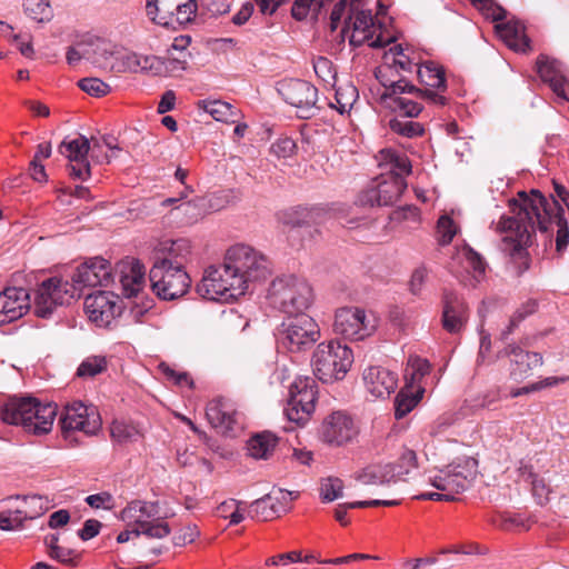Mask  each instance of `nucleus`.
<instances>
[{"label":"nucleus","instance_id":"20","mask_svg":"<svg viewBox=\"0 0 569 569\" xmlns=\"http://www.w3.org/2000/svg\"><path fill=\"white\" fill-rule=\"evenodd\" d=\"M475 478V472L467 466H448L440 475L436 476L431 485L446 493H451L455 497L458 493L466 491Z\"/></svg>","mask_w":569,"mask_h":569},{"label":"nucleus","instance_id":"35","mask_svg":"<svg viewBox=\"0 0 569 569\" xmlns=\"http://www.w3.org/2000/svg\"><path fill=\"white\" fill-rule=\"evenodd\" d=\"M199 107L211 114L214 120L222 122H234L238 113L232 104L221 100H203L199 102Z\"/></svg>","mask_w":569,"mask_h":569},{"label":"nucleus","instance_id":"34","mask_svg":"<svg viewBox=\"0 0 569 569\" xmlns=\"http://www.w3.org/2000/svg\"><path fill=\"white\" fill-rule=\"evenodd\" d=\"M392 470L386 465L369 466L361 470L356 479L363 485H388L392 482L393 476L390 473Z\"/></svg>","mask_w":569,"mask_h":569},{"label":"nucleus","instance_id":"3","mask_svg":"<svg viewBox=\"0 0 569 569\" xmlns=\"http://www.w3.org/2000/svg\"><path fill=\"white\" fill-rule=\"evenodd\" d=\"M3 422L21 426L26 432L42 436L51 431L57 406L42 403L36 397H12L0 406Z\"/></svg>","mask_w":569,"mask_h":569},{"label":"nucleus","instance_id":"39","mask_svg":"<svg viewBox=\"0 0 569 569\" xmlns=\"http://www.w3.org/2000/svg\"><path fill=\"white\" fill-rule=\"evenodd\" d=\"M137 513L141 517L148 519H158L159 518V503L158 502H148L141 500H133L128 503V506L121 511L122 519L132 518Z\"/></svg>","mask_w":569,"mask_h":569},{"label":"nucleus","instance_id":"23","mask_svg":"<svg viewBox=\"0 0 569 569\" xmlns=\"http://www.w3.org/2000/svg\"><path fill=\"white\" fill-rule=\"evenodd\" d=\"M537 72L543 82L548 83L551 90L560 98L568 100L565 92L567 78L565 76L563 64L551 59L546 54H540L536 61Z\"/></svg>","mask_w":569,"mask_h":569},{"label":"nucleus","instance_id":"4","mask_svg":"<svg viewBox=\"0 0 569 569\" xmlns=\"http://www.w3.org/2000/svg\"><path fill=\"white\" fill-rule=\"evenodd\" d=\"M267 298L272 308L291 317L305 313L313 296L307 281L296 276H284L271 282Z\"/></svg>","mask_w":569,"mask_h":569},{"label":"nucleus","instance_id":"12","mask_svg":"<svg viewBox=\"0 0 569 569\" xmlns=\"http://www.w3.org/2000/svg\"><path fill=\"white\" fill-rule=\"evenodd\" d=\"M277 91L287 103L297 109L301 119H310L320 110L317 106L318 89L309 81L286 79L278 83Z\"/></svg>","mask_w":569,"mask_h":569},{"label":"nucleus","instance_id":"52","mask_svg":"<svg viewBox=\"0 0 569 569\" xmlns=\"http://www.w3.org/2000/svg\"><path fill=\"white\" fill-rule=\"evenodd\" d=\"M79 88L92 97H103L111 90L110 86L99 78H83L78 82Z\"/></svg>","mask_w":569,"mask_h":569},{"label":"nucleus","instance_id":"64","mask_svg":"<svg viewBox=\"0 0 569 569\" xmlns=\"http://www.w3.org/2000/svg\"><path fill=\"white\" fill-rule=\"evenodd\" d=\"M295 149L296 143L290 138L279 139L271 146V152L274 153L278 158L290 157L291 154H293Z\"/></svg>","mask_w":569,"mask_h":569},{"label":"nucleus","instance_id":"60","mask_svg":"<svg viewBox=\"0 0 569 569\" xmlns=\"http://www.w3.org/2000/svg\"><path fill=\"white\" fill-rule=\"evenodd\" d=\"M103 141L101 138H91L89 139V156L96 163L102 164V163H110V157L109 153L103 151Z\"/></svg>","mask_w":569,"mask_h":569},{"label":"nucleus","instance_id":"15","mask_svg":"<svg viewBox=\"0 0 569 569\" xmlns=\"http://www.w3.org/2000/svg\"><path fill=\"white\" fill-rule=\"evenodd\" d=\"M333 330L345 339L363 340L376 330V319L369 318L360 308H341L336 312Z\"/></svg>","mask_w":569,"mask_h":569},{"label":"nucleus","instance_id":"37","mask_svg":"<svg viewBox=\"0 0 569 569\" xmlns=\"http://www.w3.org/2000/svg\"><path fill=\"white\" fill-rule=\"evenodd\" d=\"M386 467H390L392 469L390 470V473L393 476L392 482L403 481L406 480V476L417 468L416 452L407 449L396 462L386 463Z\"/></svg>","mask_w":569,"mask_h":569},{"label":"nucleus","instance_id":"61","mask_svg":"<svg viewBox=\"0 0 569 569\" xmlns=\"http://www.w3.org/2000/svg\"><path fill=\"white\" fill-rule=\"evenodd\" d=\"M50 558L68 566H77L78 553L74 549L64 548V547H56L53 551L49 553Z\"/></svg>","mask_w":569,"mask_h":569},{"label":"nucleus","instance_id":"28","mask_svg":"<svg viewBox=\"0 0 569 569\" xmlns=\"http://www.w3.org/2000/svg\"><path fill=\"white\" fill-rule=\"evenodd\" d=\"M322 210L302 206L289 208L277 214L278 221L292 228L318 223Z\"/></svg>","mask_w":569,"mask_h":569},{"label":"nucleus","instance_id":"44","mask_svg":"<svg viewBox=\"0 0 569 569\" xmlns=\"http://www.w3.org/2000/svg\"><path fill=\"white\" fill-rule=\"evenodd\" d=\"M388 107L395 112V116L403 118H417L423 107L407 98H395L392 102H388Z\"/></svg>","mask_w":569,"mask_h":569},{"label":"nucleus","instance_id":"16","mask_svg":"<svg viewBox=\"0 0 569 569\" xmlns=\"http://www.w3.org/2000/svg\"><path fill=\"white\" fill-rule=\"evenodd\" d=\"M118 299V296L108 291L99 290L94 293H88L84 298V310L89 319L97 326L109 327L122 312Z\"/></svg>","mask_w":569,"mask_h":569},{"label":"nucleus","instance_id":"29","mask_svg":"<svg viewBox=\"0 0 569 569\" xmlns=\"http://www.w3.org/2000/svg\"><path fill=\"white\" fill-rule=\"evenodd\" d=\"M120 283L122 295L127 298L136 297L142 288L144 269L139 261L131 262L120 269Z\"/></svg>","mask_w":569,"mask_h":569},{"label":"nucleus","instance_id":"43","mask_svg":"<svg viewBox=\"0 0 569 569\" xmlns=\"http://www.w3.org/2000/svg\"><path fill=\"white\" fill-rule=\"evenodd\" d=\"M385 87V92L381 94V99L383 101L392 102L395 98H401L402 93L413 94L419 91V88L413 86L410 81L405 78L398 79L396 81H380Z\"/></svg>","mask_w":569,"mask_h":569},{"label":"nucleus","instance_id":"59","mask_svg":"<svg viewBox=\"0 0 569 569\" xmlns=\"http://www.w3.org/2000/svg\"><path fill=\"white\" fill-rule=\"evenodd\" d=\"M313 70L316 74L327 83L336 79L332 62L326 57H318L313 61Z\"/></svg>","mask_w":569,"mask_h":569},{"label":"nucleus","instance_id":"56","mask_svg":"<svg viewBox=\"0 0 569 569\" xmlns=\"http://www.w3.org/2000/svg\"><path fill=\"white\" fill-rule=\"evenodd\" d=\"M555 216H556V219H557L556 222L558 226L557 238H556V249L558 252H561L563 249L567 248V246L569 243V226H568V221L563 217L562 208H559V210L556 211Z\"/></svg>","mask_w":569,"mask_h":569},{"label":"nucleus","instance_id":"19","mask_svg":"<svg viewBox=\"0 0 569 569\" xmlns=\"http://www.w3.org/2000/svg\"><path fill=\"white\" fill-rule=\"evenodd\" d=\"M355 435L356 429L352 419L341 411L329 415L320 428L321 439L336 446L350 441Z\"/></svg>","mask_w":569,"mask_h":569},{"label":"nucleus","instance_id":"8","mask_svg":"<svg viewBox=\"0 0 569 569\" xmlns=\"http://www.w3.org/2000/svg\"><path fill=\"white\" fill-rule=\"evenodd\" d=\"M319 339V326L307 313L287 317L278 329V341L290 352L303 351Z\"/></svg>","mask_w":569,"mask_h":569},{"label":"nucleus","instance_id":"50","mask_svg":"<svg viewBox=\"0 0 569 569\" xmlns=\"http://www.w3.org/2000/svg\"><path fill=\"white\" fill-rule=\"evenodd\" d=\"M342 490V480L337 477H328L321 481L320 496L325 502H331L341 498L343 495Z\"/></svg>","mask_w":569,"mask_h":569},{"label":"nucleus","instance_id":"63","mask_svg":"<svg viewBox=\"0 0 569 569\" xmlns=\"http://www.w3.org/2000/svg\"><path fill=\"white\" fill-rule=\"evenodd\" d=\"M84 500L91 508L94 509H111L113 507V497L107 491L90 495Z\"/></svg>","mask_w":569,"mask_h":569},{"label":"nucleus","instance_id":"18","mask_svg":"<svg viewBox=\"0 0 569 569\" xmlns=\"http://www.w3.org/2000/svg\"><path fill=\"white\" fill-rule=\"evenodd\" d=\"M209 423L222 433L233 432L240 425V413L234 405L224 398L211 400L206 408Z\"/></svg>","mask_w":569,"mask_h":569},{"label":"nucleus","instance_id":"46","mask_svg":"<svg viewBox=\"0 0 569 569\" xmlns=\"http://www.w3.org/2000/svg\"><path fill=\"white\" fill-rule=\"evenodd\" d=\"M136 523L139 528V536L144 535L148 538L161 539L170 535L171 530L167 522L149 521L138 518Z\"/></svg>","mask_w":569,"mask_h":569},{"label":"nucleus","instance_id":"54","mask_svg":"<svg viewBox=\"0 0 569 569\" xmlns=\"http://www.w3.org/2000/svg\"><path fill=\"white\" fill-rule=\"evenodd\" d=\"M58 151L61 154L69 152H76L80 154H89V139L86 136L80 134L78 138L68 140L64 139L58 147Z\"/></svg>","mask_w":569,"mask_h":569},{"label":"nucleus","instance_id":"42","mask_svg":"<svg viewBox=\"0 0 569 569\" xmlns=\"http://www.w3.org/2000/svg\"><path fill=\"white\" fill-rule=\"evenodd\" d=\"M69 159L68 170L70 177L79 180H87L91 176V167L88 160L89 154L69 152L64 154Z\"/></svg>","mask_w":569,"mask_h":569},{"label":"nucleus","instance_id":"57","mask_svg":"<svg viewBox=\"0 0 569 569\" xmlns=\"http://www.w3.org/2000/svg\"><path fill=\"white\" fill-rule=\"evenodd\" d=\"M477 9L487 18H491L496 22L506 20L508 17L507 10L495 0H481L477 6Z\"/></svg>","mask_w":569,"mask_h":569},{"label":"nucleus","instance_id":"6","mask_svg":"<svg viewBox=\"0 0 569 569\" xmlns=\"http://www.w3.org/2000/svg\"><path fill=\"white\" fill-rule=\"evenodd\" d=\"M153 292L162 300H174L184 296L191 284L181 262L169 257L157 258L149 272Z\"/></svg>","mask_w":569,"mask_h":569},{"label":"nucleus","instance_id":"51","mask_svg":"<svg viewBox=\"0 0 569 569\" xmlns=\"http://www.w3.org/2000/svg\"><path fill=\"white\" fill-rule=\"evenodd\" d=\"M139 67V54L136 52H127L122 54L114 53V60L111 67L113 72H137Z\"/></svg>","mask_w":569,"mask_h":569},{"label":"nucleus","instance_id":"36","mask_svg":"<svg viewBox=\"0 0 569 569\" xmlns=\"http://www.w3.org/2000/svg\"><path fill=\"white\" fill-rule=\"evenodd\" d=\"M412 118L393 116L388 122L389 129L405 138H416L423 134L425 129L420 122L412 121Z\"/></svg>","mask_w":569,"mask_h":569},{"label":"nucleus","instance_id":"41","mask_svg":"<svg viewBox=\"0 0 569 569\" xmlns=\"http://www.w3.org/2000/svg\"><path fill=\"white\" fill-rule=\"evenodd\" d=\"M110 436L118 445H127L139 439V430L131 423L114 420L110 427Z\"/></svg>","mask_w":569,"mask_h":569},{"label":"nucleus","instance_id":"10","mask_svg":"<svg viewBox=\"0 0 569 569\" xmlns=\"http://www.w3.org/2000/svg\"><path fill=\"white\" fill-rule=\"evenodd\" d=\"M318 386L311 377H298L289 388L284 415L289 421L305 426L316 408Z\"/></svg>","mask_w":569,"mask_h":569},{"label":"nucleus","instance_id":"7","mask_svg":"<svg viewBox=\"0 0 569 569\" xmlns=\"http://www.w3.org/2000/svg\"><path fill=\"white\" fill-rule=\"evenodd\" d=\"M61 432L71 447L80 445L76 431L93 436L101 428V419L93 406H86L81 401L68 403L59 419Z\"/></svg>","mask_w":569,"mask_h":569},{"label":"nucleus","instance_id":"38","mask_svg":"<svg viewBox=\"0 0 569 569\" xmlns=\"http://www.w3.org/2000/svg\"><path fill=\"white\" fill-rule=\"evenodd\" d=\"M24 13L32 20L44 23L53 18L50 0H23Z\"/></svg>","mask_w":569,"mask_h":569},{"label":"nucleus","instance_id":"45","mask_svg":"<svg viewBox=\"0 0 569 569\" xmlns=\"http://www.w3.org/2000/svg\"><path fill=\"white\" fill-rule=\"evenodd\" d=\"M107 369V359L103 356H91L86 358L77 369L80 378H91Z\"/></svg>","mask_w":569,"mask_h":569},{"label":"nucleus","instance_id":"48","mask_svg":"<svg viewBox=\"0 0 569 569\" xmlns=\"http://www.w3.org/2000/svg\"><path fill=\"white\" fill-rule=\"evenodd\" d=\"M357 97V88L352 84H348L345 88L339 87L336 90V102L337 104L330 103L331 107L336 108L341 114L350 110Z\"/></svg>","mask_w":569,"mask_h":569},{"label":"nucleus","instance_id":"33","mask_svg":"<svg viewBox=\"0 0 569 569\" xmlns=\"http://www.w3.org/2000/svg\"><path fill=\"white\" fill-rule=\"evenodd\" d=\"M418 78L427 87L446 90L445 70L433 61H426L418 68Z\"/></svg>","mask_w":569,"mask_h":569},{"label":"nucleus","instance_id":"40","mask_svg":"<svg viewBox=\"0 0 569 569\" xmlns=\"http://www.w3.org/2000/svg\"><path fill=\"white\" fill-rule=\"evenodd\" d=\"M520 473L523 481L531 485L533 496L537 498L539 505H543L548 500L550 492L545 479L535 473L531 467L523 466L520 468Z\"/></svg>","mask_w":569,"mask_h":569},{"label":"nucleus","instance_id":"5","mask_svg":"<svg viewBox=\"0 0 569 569\" xmlns=\"http://www.w3.org/2000/svg\"><path fill=\"white\" fill-rule=\"evenodd\" d=\"M352 362V350L337 340L319 343L311 358L313 373L323 383L342 380Z\"/></svg>","mask_w":569,"mask_h":569},{"label":"nucleus","instance_id":"14","mask_svg":"<svg viewBox=\"0 0 569 569\" xmlns=\"http://www.w3.org/2000/svg\"><path fill=\"white\" fill-rule=\"evenodd\" d=\"M407 188L403 176L381 173L357 199L360 206H392Z\"/></svg>","mask_w":569,"mask_h":569},{"label":"nucleus","instance_id":"47","mask_svg":"<svg viewBox=\"0 0 569 569\" xmlns=\"http://www.w3.org/2000/svg\"><path fill=\"white\" fill-rule=\"evenodd\" d=\"M375 18L371 10H358L353 13L352 20L349 23V30L355 32L371 33L373 34Z\"/></svg>","mask_w":569,"mask_h":569},{"label":"nucleus","instance_id":"58","mask_svg":"<svg viewBox=\"0 0 569 569\" xmlns=\"http://www.w3.org/2000/svg\"><path fill=\"white\" fill-rule=\"evenodd\" d=\"M437 232L439 233V243L441 246L450 243L456 234L453 220L448 216H441L437 223Z\"/></svg>","mask_w":569,"mask_h":569},{"label":"nucleus","instance_id":"17","mask_svg":"<svg viewBox=\"0 0 569 569\" xmlns=\"http://www.w3.org/2000/svg\"><path fill=\"white\" fill-rule=\"evenodd\" d=\"M510 359V378L521 381L532 375L533 370L543 363L542 355L539 352L523 350L516 343H509L497 352V358Z\"/></svg>","mask_w":569,"mask_h":569},{"label":"nucleus","instance_id":"27","mask_svg":"<svg viewBox=\"0 0 569 569\" xmlns=\"http://www.w3.org/2000/svg\"><path fill=\"white\" fill-rule=\"evenodd\" d=\"M211 197H196L189 201L181 202L172 209V212H177L182 216V222L186 224H193L207 213L213 210H218L219 207L213 203Z\"/></svg>","mask_w":569,"mask_h":569},{"label":"nucleus","instance_id":"22","mask_svg":"<svg viewBox=\"0 0 569 569\" xmlns=\"http://www.w3.org/2000/svg\"><path fill=\"white\" fill-rule=\"evenodd\" d=\"M442 302V327L450 333L459 332L468 319V308L465 301L458 293L445 290Z\"/></svg>","mask_w":569,"mask_h":569},{"label":"nucleus","instance_id":"25","mask_svg":"<svg viewBox=\"0 0 569 569\" xmlns=\"http://www.w3.org/2000/svg\"><path fill=\"white\" fill-rule=\"evenodd\" d=\"M496 31L505 43L517 52L530 49V39L525 34V26L517 19L502 20L496 24Z\"/></svg>","mask_w":569,"mask_h":569},{"label":"nucleus","instance_id":"30","mask_svg":"<svg viewBox=\"0 0 569 569\" xmlns=\"http://www.w3.org/2000/svg\"><path fill=\"white\" fill-rule=\"evenodd\" d=\"M273 500H279V497L276 496L274 492H269L256 499L249 506L248 516L252 519L267 521L286 512V508L276 505Z\"/></svg>","mask_w":569,"mask_h":569},{"label":"nucleus","instance_id":"31","mask_svg":"<svg viewBox=\"0 0 569 569\" xmlns=\"http://www.w3.org/2000/svg\"><path fill=\"white\" fill-rule=\"evenodd\" d=\"M378 166L386 168V174H408L411 172V163L407 156L399 153L393 149H382L376 156Z\"/></svg>","mask_w":569,"mask_h":569},{"label":"nucleus","instance_id":"32","mask_svg":"<svg viewBox=\"0 0 569 569\" xmlns=\"http://www.w3.org/2000/svg\"><path fill=\"white\" fill-rule=\"evenodd\" d=\"M278 438L270 431L257 433L248 441V451L256 459H268L273 451Z\"/></svg>","mask_w":569,"mask_h":569},{"label":"nucleus","instance_id":"11","mask_svg":"<svg viewBox=\"0 0 569 569\" xmlns=\"http://www.w3.org/2000/svg\"><path fill=\"white\" fill-rule=\"evenodd\" d=\"M146 12L152 22L176 30L194 19L197 3L196 0H147Z\"/></svg>","mask_w":569,"mask_h":569},{"label":"nucleus","instance_id":"53","mask_svg":"<svg viewBox=\"0 0 569 569\" xmlns=\"http://www.w3.org/2000/svg\"><path fill=\"white\" fill-rule=\"evenodd\" d=\"M419 402V398L412 393L407 395L400 391L395 399V417L402 419L406 417Z\"/></svg>","mask_w":569,"mask_h":569},{"label":"nucleus","instance_id":"62","mask_svg":"<svg viewBox=\"0 0 569 569\" xmlns=\"http://www.w3.org/2000/svg\"><path fill=\"white\" fill-rule=\"evenodd\" d=\"M348 12H349L348 0H339L333 6L331 13H330V23H329V28H330L331 32H335L338 29L341 19L343 17L346 18Z\"/></svg>","mask_w":569,"mask_h":569},{"label":"nucleus","instance_id":"21","mask_svg":"<svg viewBox=\"0 0 569 569\" xmlns=\"http://www.w3.org/2000/svg\"><path fill=\"white\" fill-rule=\"evenodd\" d=\"M365 386L375 398H387L395 392L398 383V376L381 366L367 368L362 375Z\"/></svg>","mask_w":569,"mask_h":569},{"label":"nucleus","instance_id":"13","mask_svg":"<svg viewBox=\"0 0 569 569\" xmlns=\"http://www.w3.org/2000/svg\"><path fill=\"white\" fill-rule=\"evenodd\" d=\"M113 281L111 263L102 257H93L79 264L71 276L73 296L80 297L83 290L107 287Z\"/></svg>","mask_w":569,"mask_h":569},{"label":"nucleus","instance_id":"2","mask_svg":"<svg viewBox=\"0 0 569 569\" xmlns=\"http://www.w3.org/2000/svg\"><path fill=\"white\" fill-rule=\"evenodd\" d=\"M531 197L525 191L518 193L519 200H509L511 216H501L496 224V231L506 233L500 243V249L512 259L525 260L523 269H529L528 251L535 219L541 232L548 231V224L555 211L561 206L552 197L550 202L538 189L531 190Z\"/></svg>","mask_w":569,"mask_h":569},{"label":"nucleus","instance_id":"26","mask_svg":"<svg viewBox=\"0 0 569 569\" xmlns=\"http://www.w3.org/2000/svg\"><path fill=\"white\" fill-rule=\"evenodd\" d=\"M2 295L6 305L4 317H7L8 323L23 317L32 307L31 296L24 288H6Z\"/></svg>","mask_w":569,"mask_h":569},{"label":"nucleus","instance_id":"1","mask_svg":"<svg viewBox=\"0 0 569 569\" xmlns=\"http://www.w3.org/2000/svg\"><path fill=\"white\" fill-rule=\"evenodd\" d=\"M271 274L269 259L247 244L231 247L222 266L209 267L197 292L209 300L230 301L253 291Z\"/></svg>","mask_w":569,"mask_h":569},{"label":"nucleus","instance_id":"9","mask_svg":"<svg viewBox=\"0 0 569 569\" xmlns=\"http://www.w3.org/2000/svg\"><path fill=\"white\" fill-rule=\"evenodd\" d=\"M68 280L51 277L41 281L33 291L32 310L38 318L49 319L54 311L74 299Z\"/></svg>","mask_w":569,"mask_h":569},{"label":"nucleus","instance_id":"49","mask_svg":"<svg viewBox=\"0 0 569 569\" xmlns=\"http://www.w3.org/2000/svg\"><path fill=\"white\" fill-rule=\"evenodd\" d=\"M32 518V516H29L21 509L2 511L0 513V529L10 531L20 528L22 527L24 520Z\"/></svg>","mask_w":569,"mask_h":569},{"label":"nucleus","instance_id":"24","mask_svg":"<svg viewBox=\"0 0 569 569\" xmlns=\"http://www.w3.org/2000/svg\"><path fill=\"white\" fill-rule=\"evenodd\" d=\"M86 51H82L84 60L101 70L111 71L114 60V47L107 40L87 34L84 36Z\"/></svg>","mask_w":569,"mask_h":569},{"label":"nucleus","instance_id":"55","mask_svg":"<svg viewBox=\"0 0 569 569\" xmlns=\"http://www.w3.org/2000/svg\"><path fill=\"white\" fill-rule=\"evenodd\" d=\"M166 69L162 67V58L157 56L139 54V67L137 72L149 73L152 76L162 74Z\"/></svg>","mask_w":569,"mask_h":569}]
</instances>
